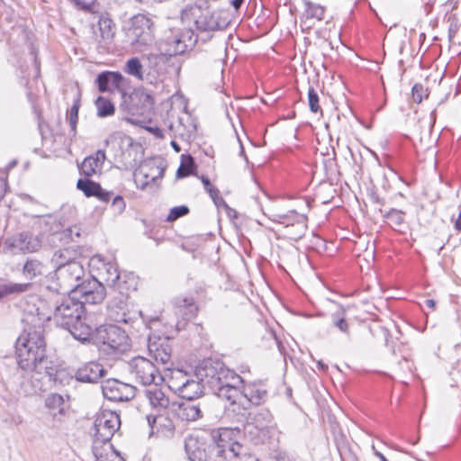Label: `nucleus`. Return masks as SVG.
<instances>
[{
  "label": "nucleus",
  "instance_id": "obj_1",
  "mask_svg": "<svg viewBox=\"0 0 461 461\" xmlns=\"http://www.w3.org/2000/svg\"><path fill=\"white\" fill-rule=\"evenodd\" d=\"M212 393L227 401L230 406L242 404L245 399L253 405L266 402L268 392L262 382L244 383L241 376L229 369L220 360H208L198 370Z\"/></svg>",
  "mask_w": 461,
  "mask_h": 461
},
{
  "label": "nucleus",
  "instance_id": "obj_2",
  "mask_svg": "<svg viewBox=\"0 0 461 461\" xmlns=\"http://www.w3.org/2000/svg\"><path fill=\"white\" fill-rule=\"evenodd\" d=\"M27 312L23 317V330L15 342V355L19 366L23 370L41 367L47 362L44 324L50 316L40 312Z\"/></svg>",
  "mask_w": 461,
  "mask_h": 461
},
{
  "label": "nucleus",
  "instance_id": "obj_3",
  "mask_svg": "<svg viewBox=\"0 0 461 461\" xmlns=\"http://www.w3.org/2000/svg\"><path fill=\"white\" fill-rule=\"evenodd\" d=\"M52 308L50 320L68 330L74 339L86 343V339L91 334V326L86 322V309L83 303L70 294L68 296L55 300Z\"/></svg>",
  "mask_w": 461,
  "mask_h": 461
},
{
  "label": "nucleus",
  "instance_id": "obj_4",
  "mask_svg": "<svg viewBox=\"0 0 461 461\" xmlns=\"http://www.w3.org/2000/svg\"><path fill=\"white\" fill-rule=\"evenodd\" d=\"M86 342H92L100 352L111 357H116L131 348L128 335L116 325H101L95 330L91 328Z\"/></svg>",
  "mask_w": 461,
  "mask_h": 461
},
{
  "label": "nucleus",
  "instance_id": "obj_5",
  "mask_svg": "<svg viewBox=\"0 0 461 461\" xmlns=\"http://www.w3.org/2000/svg\"><path fill=\"white\" fill-rule=\"evenodd\" d=\"M240 429L237 428H219L211 432L214 444L215 461H242L246 456L244 447L238 441Z\"/></svg>",
  "mask_w": 461,
  "mask_h": 461
},
{
  "label": "nucleus",
  "instance_id": "obj_6",
  "mask_svg": "<svg viewBox=\"0 0 461 461\" xmlns=\"http://www.w3.org/2000/svg\"><path fill=\"white\" fill-rule=\"evenodd\" d=\"M120 427L121 419L118 413L110 410L100 411L94 422L93 446L109 444Z\"/></svg>",
  "mask_w": 461,
  "mask_h": 461
},
{
  "label": "nucleus",
  "instance_id": "obj_7",
  "mask_svg": "<svg viewBox=\"0 0 461 461\" xmlns=\"http://www.w3.org/2000/svg\"><path fill=\"white\" fill-rule=\"evenodd\" d=\"M130 374L136 382L145 386L154 384H162L164 381L158 368L153 362L143 357H135L128 363Z\"/></svg>",
  "mask_w": 461,
  "mask_h": 461
},
{
  "label": "nucleus",
  "instance_id": "obj_8",
  "mask_svg": "<svg viewBox=\"0 0 461 461\" xmlns=\"http://www.w3.org/2000/svg\"><path fill=\"white\" fill-rule=\"evenodd\" d=\"M91 264L96 267L99 276L107 285L114 288L118 293H124L126 286L135 285L133 277H129L128 280H122V276L115 262H106L99 256H96L91 259Z\"/></svg>",
  "mask_w": 461,
  "mask_h": 461
},
{
  "label": "nucleus",
  "instance_id": "obj_9",
  "mask_svg": "<svg viewBox=\"0 0 461 461\" xmlns=\"http://www.w3.org/2000/svg\"><path fill=\"white\" fill-rule=\"evenodd\" d=\"M56 275L60 280L59 287H53V291L57 293H68L73 294L77 286H79L81 283L79 281L85 276V268L83 264L78 262H72L65 267L56 269ZM48 289H52L51 286H47Z\"/></svg>",
  "mask_w": 461,
  "mask_h": 461
},
{
  "label": "nucleus",
  "instance_id": "obj_10",
  "mask_svg": "<svg viewBox=\"0 0 461 461\" xmlns=\"http://www.w3.org/2000/svg\"><path fill=\"white\" fill-rule=\"evenodd\" d=\"M74 294L79 302L85 304H98L101 303L106 295L104 285L96 278L87 279L83 281L79 286L75 289Z\"/></svg>",
  "mask_w": 461,
  "mask_h": 461
},
{
  "label": "nucleus",
  "instance_id": "obj_11",
  "mask_svg": "<svg viewBox=\"0 0 461 461\" xmlns=\"http://www.w3.org/2000/svg\"><path fill=\"white\" fill-rule=\"evenodd\" d=\"M196 15L195 25L200 32H213L226 29L230 23L229 14L224 11H210L205 9Z\"/></svg>",
  "mask_w": 461,
  "mask_h": 461
},
{
  "label": "nucleus",
  "instance_id": "obj_12",
  "mask_svg": "<svg viewBox=\"0 0 461 461\" xmlns=\"http://www.w3.org/2000/svg\"><path fill=\"white\" fill-rule=\"evenodd\" d=\"M132 288L135 290V285L125 287L124 293H119L118 297H114L108 304L109 318L118 323L129 324L133 321L134 313L129 309L128 293Z\"/></svg>",
  "mask_w": 461,
  "mask_h": 461
},
{
  "label": "nucleus",
  "instance_id": "obj_13",
  "mask_svg": "<svg viewBox=\"0 0 461 461\" xmlns=\"http://www.w3.org/2000/svg\"><path fill=\"white\" fill-rule=\"evenodd\" d=\"M271 220L275 222L283 224L285 228H297V232L287 233L289 238L295 241L304 236L307 230V216L303 213H298L294 210L289 211L286 213L273 214Z\"/></svg>",
  "mask_w": 461,
  "mask_h": 461
},
{
  "label": "nucleus",
  "instance_id": "obj_14",
  "mask_svg": "<svg viewBox=\"0 0 461 461\" xmlns=\"http://www.w3.org/2000/svg\"><path fill=\"white\" fill-rule=\"evenodd\" d=\"M135 391L133 385L116 379H108L102 384L103 395L111 402H128L135 396Z\"/></svg>",
  "mask_w": 461,
  "mask_h": 461
},
{
  "label": "nucleus",
  "instance_id": "obj_15",
  "mask_svg": "<svg viewBox=\"0 0 461 461\" xmlns=\"http://www.w3.org/2000/svg\"><path fill=\"white\" fill-rule=\"evenodd\" d=\"M131 33L135 43L140 46L149 44L153 40V22L143 14H138L131 19Z\"/></svg>",
  "mask_w": 461,
  "mask_h": 461
},
{
  "label": "nucleus",
  "instance_id": "obj_16",
  "mask_svg": "<svg viewBox=\"0 0 461 461\" xmlns=\"http://www.w3.org/2000/svg\"><path fill=\"white\" fill-rule=\"evenodd\" d=\"M185 451L190 461H207L209 446L206 438L198 434H190L184 440Z\"/></svg>",
  "mask_w": 461,
  "mask_h": 461
},
{
  "label": "nucleus",
  "instance_id": "obj_17",
  "mask_svg": "<svg viewBox=\"0 0 461 461\" xmlns=\"http://www.w3.org/2000/svg\"><path fill=\"white\" fill-rule=\"evenodd\" d=\"M168 339L169 335L167 334L158 337L155 335L149 336V353L158 363L165 365L171 359L172 348Z\"/></svg>",
  "mask_w": 461,
  "mask_h": 461
},
{
  "label": "nucleus",
  "instance_id": "obj_18",
  "mask_svg": "<svg viewBox=\"0 0 461 461\" xmlns=\"http://www.w3.org/2000/svg\"><path fill=\"white\" fill-rule=\"evenodd\" d=\"M208 360L212 359L208 358L203 360L202 363L196 367L194 375H191L189 379L185 381L186 384L179 394L182 398L188 401H193L203 395V388L205 385L209 387V384L203 379H202L200 375H198V370L201 368L203 363Z\"/></svg>",
  "mask_w": 461,
  "mask_h": 461
},
{
  "label": "nucleus",
  "instance_id": "obj_19",
  "mask_svg": "<svg viewBox=\"0 0 461 461\" xmlns=\"http://www.w3.org/2000/svg\"><path fill=\"white\" fill-rule=\"evenodd\" d=\"M105 375L106 370L103 365L96 361H90L77 369L75 377L79 382L95 384L98 383Z\"/></svg>",
  "mask_w": 461,
  "mask_h": 461
},
{
  "label": "nucleus",
  "instance_id": "obj_20",
  "mask_svg": "<svg viewBox=\"0 0 461 461\" xmlns=\"http://www.w3.org/2000/svg\"><path fill=\"white\" fill-rule=\"evenodd\" d=\"M7 244L12 249H17L23 253H33L41 249V240L38 236L23 231L9 239Z\"/></svg>",
  "mask_w": 461,
  "mask_h": 461
},
{
  "label": "nucleus",
  "instance_id": "obj_21",
  "mask_svg": "<svg viewBox=\"0 0 461 461\" xmlns=\"http://www.w3.org/2000/svg\"><path fill=\"white\" fill-rule=\"evenodd\" d=\"M34 373L31 375L30 384L31 389L27 391L28 393L40 394L47 390V384L55 381L53 377L52 368L45 365L41 366L37 369H32Z\"/></svg>",
  "mask_w": 461,
  "mask_h": 461
},
{
  "label": "nucleus",
  "instance_id": "obj_22",
  "mask_svg": "<svg viewBox=\"0 0 461 461\" xmlns=\"http://www.w3.org/2000/svg\"><path fill=\"white\" fill-rule=\"evenodd\" d=\"M198 307L192 297H179L175 300V314L181 318L176 324L177 330H180L185 321H190L196 316Z\"/></svg>",
  "mask_w": 461,
  "mask_h": 461
},
{
  "label": "nucleus",
  "instance_id": "obj_23",
  "mask_svg": "<svg viewBox=\"0 0 461 461\" xmlns=\"http://www.w3.org/2000/svg\"><path fill=\"white\" fill-rule=\"evenodd\" d=\"M83 253V249L79 245H70L59 249L54 252L51 257V263L56 269L65 267L72 262H78Z\"/></svg>",
  "mask_w": 461,
  "mask_h": 461
},
{
  "label": "nucleus",
  "instance_id": "obj_24",
  "mask_svg": "<svg viewBox=\"0 0 461 461\" xmlns=\"http://www.w3.org/2000/svg\"><path fill=\"white\" fill-rule=\"evenodd\" d=\"M172 408L175 416L183 421H195L203 417L200 405L193 401L173 403Z\"/></svg>",
  "mask_w": 461,
  "mask_h": 461
},
{
  "label": "nucleus",
  "instance_id": "obj_25",
  "mask_svg": "<svg viewBox=\"0 0 461 461\" xmlns=\"http://www.w3.org/2000/svg\"><path fill=\"white\" fill-rule=\"evenodd\" d=\"M161 384H154L144 389L143 393L152 409L160 411L169 406V397L165 393Z\"/></svg>",
  "mask_w": 461,
  "mask_h": 461
},
{
  "label": "nucleus",
  "instance_id": "obj_26",
  "mask_svg": "<svg viewBox=\"0 0 461 461\" xmlns=\"http://www.w3.org/2000/svg\"><path fill=\"white\" fill-rule=\"evenodd\" d=\"M123 81L124 77L122 75L115 71H103L95 79L98 90L102 93L113 92L114 89H119Z\"/></svg>",
  "mask_w": 461,
  "mask_h": 461
},
{
  "label": "nucleus",
  "instance_id": "obj_27",
  "mask_svg": "<svg viewBox=\"0 0 461 461\" xmlns=\"http://www.w3.org/2000/svg\"><path fill=\"white\" fill-rule=\"evenodd\" d=\"M105 160V152L102 149L97 150L93 155L86 157L79 166L80 173L85 177H91L100 173L103 164Z\"/></svg>",
  "mask_w": 461,
  "mask_h": 461
},
{
  "label": "nucleus",
  "instance_id": "obj_28",
  "mask_svg": "<svg viewBox=\"0 0 461 461\" xmlns=\"http://www.w3.org/2000/svg\"><path fill=\"white\" fill-rule=\"evenodd\" d=\"M302 23H310L312 21L321 22L324 19L326 6L312 0H303Z\"/></svg>",
  "mask_w": 461,
  "mask_h": 461
},
{
  "label": "nucleus",
  "instance_id": "obj_29",
  "mask_svg": "<svg viewBox=\"0 0 461 461\" xmlns=\"http://www.w3.org/2000/svg\"><path fill=\"white\" fill-rule=\"evenodd\" d=\"M93 30L95 41L102 45L109 44L114 36L113 21L108 17H100L97 29L93 27Z\"/></svg>",
  "mask_w": 461,
  "mask_h": 461
},
{
  "label": "nucleus",
  "instance_id": "obj_30",
  "mask_svg": "<svg viewBox=\"0 0 461 461\" xmlns=\"http://www.w3.org/2000/svg\"><path fill=\"white\" fill-rule=\"evenodd\" d=\"M92 451L97 461H125L111 443L92 446Z\"/></svg>",
  "mask_w": 461,
  "mask_h": 461
},
{
  "label": "nucleus",
  "instance_id": "obj_31",
  "mask_svg": "<svg viewBox=\"0 0 461 461\" xmlns=\"http://www.w3.org/2000/svg\"><path fill=\"white\" fill-rule=\"evenodd\" d=\"M45 272V265L37 258H27L23 264L22 273L26 280L32 281Z\"/></svg>",
  "mask_w": 461,
  "mask_h": 461
},
{
  "label": "nucleus",
  "instance_id": "obj_32",
  "mask_svg": "<svg viewBox=\"0 0 461 461\" xmlns=\"http://www.w3.org/2000/svg\"><path fill=\"white\" fill-rule=\"evenodd\" d=\"M188 33H180L168 41L169 48L167 50L169 57L184 54L189 49H192V41L185 42Z\"/></svg>",
  "mask_w": 461,
  "mask_h": 461
},
{
  "label": "nucleus",
  "instance_id": "obj_33",
  "mask_svg": "<svg viewBox=\"0 0 461 461\" xmlns=\"http://www.w3.org/2000/svg\"><path fill=\"white\" fill-rule=\"evenodd\" d=\"M148 67L152 70V72L159 75L163 73L166 69V64L169 60L170 57L167 53H150L146 57Z\"/></svg>",
  "mask_w": 461,
  "mask_h": 461
},
{
  "label": "nucleus",
  "instance_id": "obj_34",
  "mask_svg": "<svg viewBox=\"0 0 461 461\" xmlns=\"http://www.w3.org/2000/svg\"><path fill=\"white\" fill-rule=\"evenodd\" d=\"M331 321L334 327H336L340 332L349 337V323L346 320V310L341 305L338 306L336 312L331 314Z\"/></svg>",
  "mask_w": 461,
  "mask_h": 461
},
{
  "label": "nucleus",
  "instance_id": "obj_35",
  "mask_svg": "<svg viewBox=\"0 0 461 461\" xmlns=\"http://www.w3.org/2000/svg\"><path fill=\"white\" fill-rule=\"evenodd\" d=\"M77 188L84 193L87 197L95 196L101 191V185L89 179V177L77 180Z\"/></svg>",
  "mask_w": 461,
  "mask_h": 461
},
{
  "label": "nucleus",
  "instance_id": "obj_36",
  "mask_svg": "<svg viewBox=\"0 0 461 461\" xmlns=\"http://www.w3.org/2000/svg\"><path fill=\"white\" fill-rule=\"evenodd\" d=\"M196 165L194 158L190 154H183L181 156L180 167L177 169L178 177H185L194 174Z\"/></svg>",
  "mask_w": 461,
  "mask_h": 461
},
{
  "label": "nucleus",
  "instance_id": "obj_37",
  "mask_svg": "<svg viewBox=\"0 0 461 461\" xmlns=\"http://www.w3.org/2000/svg\"><path fill=\"white\" fill-rule=\"evenodd\" d=\"M80 108V93L77 94L73 104L67 112V117L70 126V131L73 136L77 133V124L78 121V111Z\"/></svg>",
  "mask_w": 461,
  "mask_h": 461
},
{
  "label": "nucleus",
  "instance_id": "obj_38",
  "mask_svg": "<svg viewBox=\"0 0 461 461\" xmlns=\"http://www.w3.org/2000/svg\"><path fill=\"white\" fill-rule=\"evenodd\" d=\"M124 72L130 76L136 77L139 80L144 79L143 65L139 58L134 57L127 60L124 68Z\"/></svg>",
  "mask_w": 461,
  "mask_h": 461
},
{
  "label": "nucleus",
  "instance_id": "obj_39",
  "mask_svg": "<svg viewBox=\"0 0 461 461\" xmlns=\"http://www.w3.org/2000/svg\"><path fill=\"white\" fill-rule=\"evenodd\" d=\"M273 415L267 409H261L254 414L252 420L259 429H265L273 423Z\"/></svg>",
  "mask_w": 461,
  "mask_h": 461
},
{
  "label": "nucleus",
  "instance_id": "obj_40",
  "mask_svg": "<svg viewBox=\"0 0 461 461\" xmlns=\"http://www.w3.org/2000/svg\"><path fill=\"white\" fill-rule=\"evenodd\" d=\"M97 109V116L101 118L111 116L114 113L115 108L113 104L104 96H99L95 102Z\"/></svg>",
  "mask_w": 461,
  "mask_h": 461
},
{
  "label": "nucleus",
  "instance_id": "obj_41",
  "mask_svg": "<svg viewBox=\"0 0 461 461\" xmlns=\"http://www.w3.org/2000/svg\"><path fill=\"white\" fill-rule=\"evenodd\" d=\"M65 402L62 395L51 393L45 399V406L55 415L56 412L63 413Z\"/></svg>",
  "mask_w": 461,
  "mask_h": 461
},
{
  "label": "nucleus",
  "instance_id": "obj_42",
  "mask_svg": "<svg viewBox=\"0 0 461 461\" xmlns=\"http://www.w3.org/2000/svg\"><path fill=\"white\" fill-rule=\"evenodd\" d=\"M31 288L30 283H9L0 286V296H5L12 294H21L27 292Z\"/></svg>",
  "mask_w": 461,
  "mask_h": 461
},
{
  "label": "nucleus",
  "instance_id": "obj_43",
  "mask_svg": "<svg viewBox=\"0 0 461 461\" xmlns=\"http://www.w3.org/2000/svg\"><path fill=\"white\" fill-rule=\"evenodd\" d=\"M191 375L182 371V370H176L172 373L171 378H170V387L174 389L176 392L178 393V394L181 393L182 389L185 385V381L189 379Z\"/></svg>",
  "mask_w": 461,
  "mask_h": 461
},
{
  "label": "nucleus",
  "instance_id": "obj_44",
  "mask_svg": "<svg viewBox=\"0 0 461 461\" xmlns=\"http://www.w3.org/2000/svg\"><path fill=\"white\" fill-rule=\"evenodd\" d=\"M384 217L388 220V223L393 229L401 227L404 221V212L397 209H391L384 214Z\"/></svg>",
  "mask_w": 461,
  "mask_h": 461
},
{
  "label": "nucleus",
  "instance_id": "obj_45",
  "mask_svg": "<svg viewBox=\"0 0 461 461\" xmlns=\"http://www.w3.org/2000/svg\"><path fill=\"white\" fill-rule=\"evenodd\" d=\"M82 229L78 225L70 226L60 232L59 240L64 242H74L76 239L81 236Z\"/></svg>",
  "mask_w": 461,
  "mask_h": 461
},
{
  "label": "nucleus",
  "instance_id": "obj_46",
  "mask_svg": "<svg viewBox=\"0 0 461 461\" xmlns=\"http://www.w3.org/2000/svg\"><path fill=\"white\" fill-rule=\"evenodd\" d=\"M134 181L138 188L145 189L146 186L149 185V175L145 171V168L143 167L136 169L134 171Z\"/></svg>",
  "mask_w": 461,
  "mask_h": 461
},
{
  "label": "nucleus",
  "instance_id": "obj_47",
  "mask_svg": "<svg viewBox=\"0 0 461 461\" xmlns=\"http://www.w3.org/2000/svg\"><path fill=\"white\" fill-rule=\"evenodd\" d=\"M189 212V208L186 205L176 206L170 209L168 215L167 216V221H174L180 217H183Z\"/></svg>",
  "mask_w": 461,
  "mask_h": 461
},
{
  "label": "nucleus",
  "instance_id": "obj_48",
  "mask_svg": "<svg viewBox=\"0 0 461 461\" xmlns=\"http://www.w3.org/2000/svg\"><path fill=\"white\" fill-rule=\"evenodd\" d=\"M427 89L420 83H416L411 89V96L415 103L420 104L424 97L428 96Z\"/></svg>",
  "mask_w": 461,
  "mask_h": 461
},
{
  "label": "nucleus",
  "instance_id": "obj_49",
  "mask_svg": "<svg viewBox=\"0 0 461 461\" xmlns=\"http://www.w3.org/2000/svg\"><path fill=\"white\" fill-rule=\"evenodd\" d=\"M308 102L310 110L312 113H317L321 110L319 105V95L312 86H310L308 89Z\"/></svg>",
  "mask_w": 461,
  "mask_h": 461
},
{
  "label": "nucleus",
  "instance_id": "obj_50",
  "mask_svg": "<svg viewBox=\"0 0 461 461\" xmlns=\"http://www.w3.org/2000/svg\"><path fill=\"white\" fill-rule=\"evenodd\" d=\"M112 208L117 213H122L124 212L126 208V203L122 196L116 195L113 197L112 202Z\"/></svg>",
  "mask_w": 461,
  "mask_h": 461
},
{
  "label": "nucleus",
  "instance_id": "obj_51",
  "mask_svg": "<svg viewBox=\"0 0 461 461\" xmlns=\"http://www.w3.org/2000/svg\"><path fill=\"white\" fill-rule=\"evenodd\" d=\"M201 180L205 191L209 194L210 197L212 195H216V192H218L219 190L213 185H212L209 178L204 176H202Z\"/></svg>",
  "mask_w": 461,
  "mask_h": 461
},
{
  "label": "nucleus",
  "instance_id": "obj_52",
  "mask_svg": "<svg viewBox=\"0 0 461 461\" xmlns=\"http://www.w3.org/2000/svg\"><path fill=\"white\" fill-rule=\"evenodd\" d=\"M398 366L403 372L411 373L412 370V364L406 357H403L402 359L399 361Z\"/></svg>",
  "mask_w": 461,
  "mask_h": 461
},
{
  "label": "nucleus",
  "instance_id": "obj_53",
  "mask_svg": "<svg viewBox=\"0 0 461 461\" xmlns=\"http://www.w3.org/2000/svg\"><path fill=\"white\" fill-rule=\"evenodd\" d=\"M113 195L112 192L105 191L101 187V191L98 192L97 194H95V197H97L99 200L103 202H108Z\"/></svg>",
  "mask_w": 461,
  "mask_h": 461
},
{
  "label": "nucleus",
  "instance_id": "obj_54",
  "mask_svg": "<svg viewBox=\"0 0 461 461\" xmlns=\"http://www.w3.org/2000/svg\"><path fill=\"white\" fill-rule=\"evenodd\" d=\"M220 192H216V195H212L211 196V198L212 199L214 204L217 206V207H227V203L225 202V200L221 197L219 195Z\"/></svg>",
  "mask_w": 461,
  "mask_h": 461
},
{
  "label": "nucleus",
  "instance_id": "obj_55",
  "mask_svg": "<svg viewBox=\"0 0 461 461\" xmlns=\"http://www.w3.org/2000/svg\"><path fill=\"white\" fill-rule=\"evenodd\" d=\"M146 419H147L149 426L151 429L150 434H152V433H154V426H155V424L157 422V420L158 419H162V417H160V416L157 417V416H153V415H147Z\"/></svg>",
  "mask_w": 461,
  "mask_h": 461
},
{
  "label": "nucleus",
  "instance_id": "obj_56",
  "mask_svg": "<svg viewBox=\"0 0 461 461\" xmlns=\"http://www.w3.org/2000/svg\"><path fill=\"white\" fill-rule=\"evenodd\" d=\"M182 33H188V36L185 38V42H189V40L192 41V47L194 46L195 42L197 41V36H194V32L191 31H185Z\"/></svg>",
  "mask_w": 461,
  "mask_h": 461
},
{
  "label": "nucleus",
  "instance_id": "obj_57",
  "mask_svg": "<svg viewBox=\"0 0 461 461\" xmlns=\"http://www.w3.org/2000/svg\"><path fill=\"white\" fill-rule=\"evenodd\" d=\"M458 2L459 0H447L444 5L447 10H454L457 7Z\"/></svg>",
  "mask_w": 461,
  "mask_h": 461
},
{
  "label": "nucleus",
  "instance_id": "obj_58",
  "mask_svg": "<svg viewBox=\"0 0 461 461\" xmlns=\"http://www.w3.org/2000/svg\"><path fill=\"white\" fill-rule=\"evenodd\" d=\"M276 461H292L289 456L285 452H280L276 456Z\"/></svg>",
  "mask_w": 461,
  "mask_h": 461
},
{
  "label": "nucleus",
  "instance_id": "obj_59",
  "mask_svg": "<svg viewBox=\"0 0 461 461\" xmlns=\"http://www.w3.org/2000/svg\"><path fill=\"white\" fill-rule=\"evenodd\" d=\"M159 324V319L158 317L152 318L148 324V328L151 330H155V328Z\"/></svg>",
  "mask_w": 461,
  "mask_h": 461
},
{
  "label": "nucleus",
  "instance_id": "obj_60",
  "mask_svg": "<svg viewBox=\"0 0 461 461\" xmlns=\"http://www.w3.org/2000/svg\"><path fill=\"white\" fill-rule=\"evenodd\" d=\"M224 209L226 210L227 215L230 218L237 217V212L234 209L230 208L228 204H227V207H224Z\"/></svg>",
  "mask_w": 461,
  "mask_h": 461
},
{
  "label": "nucleus",
  "instance_id": "obj_61",
  "mask_svg": "<svg viewBox=\"0 0 461 461\" xmlns=\"http://www.w3.org/2000/svg\"><path fill=\"white\" fill-rule=\"evenodd\" d=\"M424 303L428 308L431 310H435L436 308V301L433 299H426Z\"/></svg>",
  "mask_w": 461,
  "mask_h": 461
},
{
  "label": "nucleus",
  "instance_id": "obj_62",
  "mask_svg": "<svg viewBox=\"0 0 461 461\" xmlns=\"http://www.w3.org/2000/svg\"><path fill=\"white\" fill-rule=\"evenodd\" d=\"M454 227L456 230L460 231L461 230V211L458 213L457 218L455 221Z\"/></svg>",
  "mask_w": 461,
  "mask_h": 461
},
{
  "label": "nucleus",
  "instance_id": "obj_63",
  "mask_svg": "<svg viewBox=\"0 0 461 461\" xmlns=\"http://www.w3.org/2000/svg\"><path fill=\"white\" fill-rule=\"evenodd\" d=\"M184 127L186 129L187 132H189V133H193V132H194L196 131L195 124H194L192 122H190L188 124V126H184Z\"/></svg>",
  "mask_w": 461,
  "mask_h": 461
},
{
  "label": "nucleus",
  "instance_id": "obj_64",
  "mask_svg": "<svg viewBox=\"0 0 461 461\" xmlns=\"http://www.w3.org/2000/svg\"><path fill=\"white\" fill-rule=\"evenodd\" d=\"M244 0H231V5L234 6L235 9H239Z\"/></svg>",
  "mask_w": 461,
  "mask_h": 461
}]
</instances>
